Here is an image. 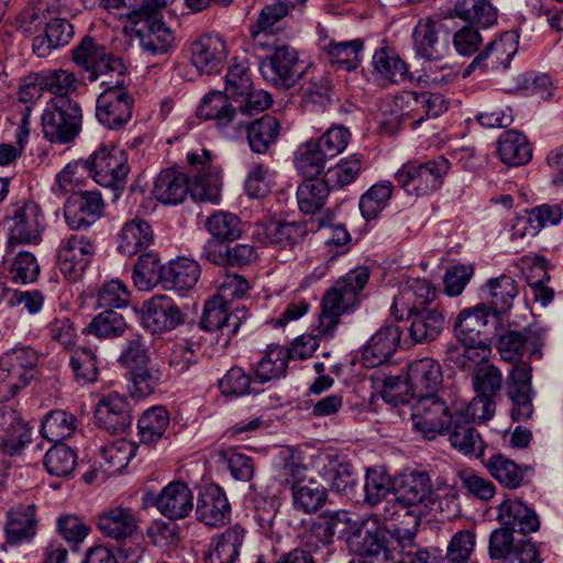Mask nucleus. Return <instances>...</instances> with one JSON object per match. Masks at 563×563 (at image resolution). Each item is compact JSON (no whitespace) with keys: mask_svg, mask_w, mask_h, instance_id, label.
<instances>
[{"mask_svg":"<svg viewBox=\"0 0 563 563\" xmlns=\"http://www.w3.org/2000/svg\"><path fill=\"white\" fill-rule=\"evenodd\" d=\"M369 279V271L358 267L340 278L323 296L316 331L324 339L333 338L341 316L355 303L358 292Z\"/></svg>","mask_w":563,"mask_h":563,"instance_id":"1","label":"nucleus"},{"mask_svg":"<svg viewBox=\"0 0 563 563\" xmlns=\"http://www.w3.org/2000/svg\"><path fill=\"white\" fill-rule=\"evenodd\" d=\"M443 375L439 362L431 357L416 360L408 366L407 380L399 377H389L384 383L383 398L395 406L408 401L407 389L411 397H426L438 395L442 385Z\"/></svg>","mask_w":563,"mask_h":563,"instance_id":"2","label":"nucleus"},{"mask_svg":"<svg viewBox=\"0 0 563 563\" xmlns=\"http://www.w3.org/2000/svg\"><path fill=\"white\" fill-rule=\"evenodd\" d=\"M71 53L74 63L85 71L89 81L125 76L126 68L122 59L91 36H84Z\"/></svg>","mask_w":563,"mask_h":563,"instance_id":"3","label":"nucleus"},{"mask_svg":"<svg viewBox=\"0 0 563 563\" xmlns=\"http://www.w3.org/2000/svg\"><path fill=\"white\" fill-rule=\"evenodd\" d=\"M81 108L73 99L52 98L42 114L44 136L55 143L75 140L81 130Z\"/></svg>","mask_w":563,"mask_h":563,"instance_id":"4","label":"nucleus"},{"mask_svg":"<svg viewBox=\"0 0 563 563\" xmlns=\"http://www.w3.org/2000/svg\"><path fill=\"white\" fill-rule=\"evenodd\" d=\"M37 360L30 346H16L0 357V401L11 399L29 384Z\"/></svg>","mask_w":563,"mask_h":563,"instance_id":"5","label":"nucleus"},{"mask_svg":"<svg viewBox=\"0 0 563 563\" xmlns=\"http://www.w3.org/2000/svg\"><path fill=\"white\" fill-rule=\"evenodd\" d=\"M123 84L124 77L101 80L107 88L97 99L96 117L111 130L123 128L132 118L134 99Z\"/></svg>","mask_w":563,"mask_h":563,"instance_id":"6","label":"nucleus"},{"mask_svg":"<svg viewBox=\"0 0 563 563\" xmlns=\"http://www.w3.org/2000/svg\"><path fill=\"white\" fill-rule=\"evenodd\" d=\"M449 169V161L439 156L421 164H405L396 173V180L407 194L417 197L426 196L440 188L442 178Z\"/></svg>","mask_w":563,"mask_h":563,"instance_id":"7","label":"nucleus"},{"mask_svg":"<svg viewBox=\"0 0 563 563\" xmlns=\"http://www.w3.org/2000/svg\"><path fill=\"white\" fill-rule=\"evenodd\" d=\"M454 419L455 413L439 395L419 397L412 406L413 430L428 440L442 434Z\"/></svg>","mask_w":563,"mask_h":563,"instance_id":"8","label":"nucleus"},{"mask_svg":"<svg viewBox=\"0 0 563 563\" xmlns=\"http://www.w3.org/2000/svg\"><path fill=\"white\" fill-rule=\"evenodd\" d=\"M88 173L93 180L103 187L122 188L130 173L126 153L115 146L101 147L89 159Z\"/></svg>","mask_w":563,"mask_h":563,"instance_id":"9","label":"nucleus"},{"mask_svg":"<svg viewBox=\"0 0 563 563\" xmlns=\"http://www.w3.org/2000/svg\"><path fill=\"white\" fill-rule=\"evenodd\" d=\"M95 253L93 240L82 234H73L58 249V268L68 280L77 282L82 277Z\"/></svg>","mask_w":563,"mask_h":563,"instance_id":"10","label":"nucleus"},{"mask_svg":"<svg viewBox=\"0 0 563 563\" xmlns=\"http://www.w3.org/2000/svg\"><path fill=\"white\" fill-rule=\"evenodd\" d=\"M258 67L266 80L285 88L292 87L303 73L298 53L288 45L276 47L272 55L260 62Z\"/></svg>","mask_w":563,"mask_h":563,"instance_id":"11","label":"nucleus"},{"mask_svg":"<svg viewBox=\"0 0 563 563\" xmlns=\"http://www.w3.org/2000/svg\"><path fill=\"white\" fill-rule=\"evenodd\" d=\"M103 209L104 201L99 191L74 192L64 207L65 221L73 230L87 229L102 216Z\"/></svg>","mask_w":563,"mask_h":563,"instance_id":"12","label":"nucleus"},{"mask_svg":"<svg viewBox=\"0 0 563 563\" xmlns=\"http://www.w3.org/2000/svg\"><path fill=\"white\" fill-rule=\"evenodd\" d=\"M507 396L512 402L511 417L516 421L527 420L533 413V389L531 366L525 362L515 364L507 377Z\"/></svg>","mask_w":563,"mask_h":563,"instance_id":"13","label":"nucleus"},{"mask_svg":"<svg viewBox=\"0 0 563 563\" xmlns=\"http://www.w3.org/2000/svg\"><path fill=\"white\" fill-rule=\"evenodd\" d=\"M386 529L382 528L377 517H367L353 523L346 534L349 549L356 555L374 559L383 555Z\"/></svg>","mask_w":563,"mask_h":563,"instance_id":"14","label":"nucleus"},{"mask_svg":"<svg viewBox=\"0 0 563 563\" xmlns=\"http://www.w3.org/2000/svg\"><path fill=\"white\" fill-rule=\"evenodd\" d=\"M44 217L41 208L32 201L16 206L12 216L7 220L9 230V244L36 243L44 229Z\"/></svg>","mask_w":563,"mask_h":563,"instance_id":"15","label":"nucleus"},{"mask_svg":"<svg viewBox=\"0 0 563 563\" xmlns=\"http://www.w3.org/2000/svg\"><path fill=\"white\" fill-rule=\"evenodd\" d=\"M229 310V303L214 296L206 302L200 322L202 329L219 332L223 345L230 342L231 338L238 332L242 319L246 316V311L243 309H236L235 312Z\"/></svg>","mask_w":563,"mask_h":563,"instance_id":"16","label":"nucleus"},{"mask_svg":"<svg viewBox=\"0 0 563 563\" xmlns=\"http://www.w3.org/2000/svg\"><path fill=\"white\" fill-rule=\"evenodd\" d=\"M97 424L109 433L124 432L132 423L129 400L117 393L102 396L95 409Z\"/></svg>","mask_w":563,"mask_h":563,"instance_id":"17","label":"nucleus"},{"mask_svg":"<svg viewBox=\"0 0 563 563\" xmlns=\"http://www.w3.org/2000/svg\"><path fill=\"white\" fill-rule=\"evenodd\" d=\"M142 322L152 333H163L180 323V312L170 298L153 296L143 303Z\"/></svg>","mask_w":563,"mask_h":563,"instance_id":"18","label":"nucleus"},{"mask_svg":"<svg viewBox=\"0 0 563 563\" xmlns=\"http://www.w3.org/2000/svg\"><path fill=\"white\" fill-rule=\"evenodd\" d=\"M231 506L225 493L217 485L206 487L198 497L196 515L209 527L225 525L230 519Z\"/></svg>","mask_w":563,"mask_h":563,"instance_id":"19","label":"nucleus"},{"mask_svg":"<svg viewBox=\"0 0 563 563\" xmlns=\"http://www.w3.org/2000/svg\"><path fill=\"white\" fill-rule=\"evenodd\" d=\"M482 292L487 301L485 305L494 318H498L510 311L514 300L519 294L517 282L509 275L501 274L486 280Z\"/></svg>","mask_w":563,"mask_h":563,"instance_id":"20","label":"nucleus"},{"mask_svg":"<svg viewBox=\"0 0 563 563\" xmlns=\"http://www.w3.org/2000/svg\"><path fill=\"white\" fill-rule=\"evenodd\" d=\"M497 350L500 357L507 362L520 363V358L526 347L531 349V353H538L543 344V335L532 329L522 331L508 330L503 334H497Z\"/></svg>","mask_w":563,"mask_h":563,"instance_id":"21","label":"nucleus"},{"mask_svg":"<svg viewBox=\"0 0 563 563\" xmlns=\"http://www.w3.org/2000/svg\"><path fill=\"white\" fill-rule=\"evenodd\" d=\"M227 55L225 43L217 35H202L191 44V62L200 73H218Z\"/></svg>","mask_w":563,"mask_h":563,"instance_id":"22","label":"nucleus"},{"mask_svg":"<svg viewBox=\"0 0 563 563\" xmlns=\"http://www.w3.org/2000/svg\"><path fill=\"white\" fill-rule=\"evenodd\" d=\"M155 505L164 517L184 519L194 508V495L185 483L172 482L161 490Z\"/></svg>","mask_w":563,"mask_h":563,"instance_id":"23","label":"nucleus"},{"mask_svg":"<svg viewBox=\"0 0 563 563\" xmlns=\"http://www.w3.org/2000/svg\"><path fill=\"white\" fill-rule=\"evenodd\" d=\"M488 311L485 305H479L460 312L454 330L462 345L482 347L483 351H488V344L482 338L483 330L487 325Z\"/></svg>","mask_w":563,"mask_h":563,"instance_id":"24","label":"nucleus"},{"mask_svg":"<svg viewBox=\"0 0 563 563\" xmlns=\"http://www.w3.org/2000/svg\"><path fill=\"white\" fill-rule=\"evenodd\" d=\"M408 328L410 338L416 343H424L435 340L442 332L445 323L443 311L438 307L418 308L409 310Z\"/></svg>","mask_w":563,"mask_h":563,"instance_id":"25","label":"nucleus"},{"mask_svg":"<svg viewBox=\"0 0 563 563\" xmlns=\"http://www.w3.org/2000/svg\"><path fill=\"white\" fill-rule=\"evenodd\" d=\"M401 331L395 324L382 327L363 349L362 358L366 367L386 363L395 353Z\"/></svg>","mask_w":563,"mask_h":563,"instance_id":"26","label":"nucleus"},{"mask_svg":"<svg viewBox=\"0 0 563 563\" xmlns=\"http://www.w3.org/2000/svg\"><path fill=\"white\" fill-rule=\"evenodd\" d=\"M358 520H353L350 512L345 510L324 511L312 526V533L308 537L306 545L311 548L314 540L320 541L323 545H329L335 533L349 534L352 531L353 523Z\"/></svg>","mask_w":563,"mask_h":563,"instance_id":"27","label":"nucleus"},{"mask_svg":"<svg viewBox=\"0 0 563 563\" xmlns=\"http://www.w3.org/2000/svg\"><path fill=\"white\" fill-rule=\"evenodd\" d=\"M97 527L103 537L123 541L137 532V520L130 509L118 506L100 514Z\"/></svg>","mask_w":563,"mask_h":563,"instance_id":"28","label":"nucleus"},{"mask_svg":"<svg viewBox=\"0 0 563 563\" xmlns=\"http://www.w3.org/2000/svg\"><path fill=\"white\" fill-rule=\"evenodd\" d=\"M189 178L173 168L162 170L154 181L153 197L164 205H179L189 194Z\"/></svg>","mask_w":563,"mask_h":563,"instance_id":"29","label":"nucleus"},{"mask_svg":"<svg viewBox=\"0 0 563 563\" xmlns=\"http://www.w3.org/2000/svg\"><path fill=\"white\" fill-rule=\"evenodd\" d=\"M446 430L449 431V441L453 449L464 455H483L484 442L464 412H455V419Z\"/></svg>","mask_w":563,"mask_h":563,"instance_id":"30","label":"nucleus"},{"mask_svg":"<svg viewBox=\"0 0 563 563\" xmlns=\"http://www.w3.org/2000/svg\"><path fill=\"white\" fill-rule=\"evenodd\" d=\"M432 493L430 476L426 472L413 471L402 474L395 487L396 503L404 507L416 506Z\"/></svg>","mask_w":563,"mask_h":563,"instance_id":"31","label":"nucleus"},{"mask_svg":"<svg viewBox=\"0 0 563 563\" xmlns=\"http://www.w3.org/2000/svg\"><path fill=\"white\" fill-rule=\"evenodd\" d=\"M498 518L501 526L521 534H528L539 529L537 514L521 501H505L500 505Z\"/></svg>","mask_w":563,"mask_h":563,"instance_id":"32","label":"nucleus"},{"mask_svg":"<svg viewBox=\"0 0 563 563\" xmlns=\"http://www.w3.org/2000/svg\"><path fill=\"white\" fill-rule=\"evenodd\" d=\"M242 128L246 131V139L250 148L257 154H264L279 135V121L272 115L265 114L251 122H245Z\"/></svg>","mask_w":563,"mask_h":563,"instance_id":"33","label":"nucleus"},{"mask_svg":"<svg viewBox=\"0 0 563 563\" xmlns=\"http://www.w3.org/2000/svg\"><path fill=\"white\" fill-rule=\"evenodd\" d=\"M412 36L417 54L426 59L439 60L446 52V44L438 37L437 22L431 18L420 20Z\"/></svg>","mask_w":563,"mask_h":563,"instance_id":"34","label":"nucleus"},{"mask_svg":"<svg viewBox=\"0 0 563 563\" xmlns=\"http://www.w3.org/2000/svg\"><path fill=\"white\" fill-rule=\"evenodd\" d=\"M143 20L145 21L144 30L136 32L141 47L152 55L167 53L174 41L172 30L155 15H147Z\"/></svg>","mask_w":563,"mask_h":563,"instance_id":"35","label":"nucleus"},{"mask_svg":"<svg viewBox=\"0 0 563 563\" xmlns=\"http://www.w3.org/2000/svg\"><path fill=\"white\" fill-rule=\"evenodd\" d=\"M74 36L73 25L65 19L55 18L46 23L45 34L35 36L33 52L38 57H45L52 49L67 45Z\"/></svg>","mask_w":563,"mask_h":563,"instance_id":"36","label":"nucleus"},{"mask_svg":"<svg viewBox=\"0 0 563 563\" xmlns=\"http://www.w3.org/2000/svg\"><path fill=\"white\" fill-rule=\"evenodd\" d=\"M245 540V530L235 525L213 540V548L206 556V563H234Z\"/></svg>","mask_w":563,"mask_h":563,"instance_id":"37","label":"nucleus"},{"mask_svg":"<svg viewBox=\"0 0 563 563\" xmlns=\"http://www.w3.org/2000/svg\"><path fill=\"white\" fill-rule=\"evenodd\" d=\"M490 475L507 488L516 489L527 483L533 474L531 466L521 467L501 454L493 455L487 462Z\"/></svg>","mask_w":563,"mask_h":563,"instance_id":"38","label":"nucleus"},{"mask_svg":"<svg viewBox=\"0 0 563 563\" xmlns=\"http://www.w3.org/2000/svg\"><path fill=\"white\" fill-rule=\"evenodd\" d=\"M415 539L416 533L408 529H386L383 560L390 563H409L417 545Z\"/></svg>","mask_w":563,"mask_h":563,"instance_id":"39","label":"nucleus"},{"mask_svg":"<svg viewBox=\"0 0 563 563\" xmlns=\"http://www.w3.org/2000/svg\"><path fill=\"white\" fill-rule=\"evenodd\" d=\"M35 506L19 505L8 512L5 534L9 543L31 539L35 533Z\"/></svg>","mask_w":563,"mask_h":563,"instance_id":"40","label":"nucleus"},{"mask_svg":"<svg viewBox=\"0 0 563 563\" xmlns=\"http://www.w3.org/2000/svg\"><path fill=\"white\" fill-rule=\"evenodd\" d=\"M153 239L151 225L142 219H133L123 225L118 250L123 255L133 256L151 245Z\"/></svg>","mask_w":563,"mask_h":563,"instance_id":"41","label":"nucleus"},{"mask_svg":"<svg viewBox=\"0 0 563 563\" xmlns=\"http://www.w3.org/2000/svg\"><path fill=\"white\" fill-rule=\"evenodd\" d=\"M230 97L221 91H210L197 108V115L203 120H214L224 128L236 120L235 109L229 103Z\"/></svg>","mask_w":563,"mask_h":563,"instance_id":"42","label":"nucleus"},{"mask_svg":"<svg viewBox=\"0 0 563 563\" xmlns=\"http://www.w3.org/2000/svg\"><path fill=\"white\" fill-rule=\"evenodd\" d=\"M497 153L508 166H520L528 163L532 152L523 134L515 130L504 132L497 142Z\"/></svg>","mask_w":563,"mask_h":563,"instance_id":"43","label":"nucleus"},{"mask_svg":"<svg viewBox=\"0 0 563 563\" xmlns=\"http://www.w3.org/2000/svg\"><path fill=\"white\" fill-rule=\"evenodd\" d=\"M200 265L190 258L180 257L165 267L164 288L185 290L192 288L200 277Z\"/></svg>","mask_w":563,"mask_h":563,"instance_id":"44","label":"nucleus"},{"mask_svg":"<svg viewBox=\"0 0 563 563\" xmlns=\"http://www.w3.org/2000/svg\"><path fill=\"white\" fill-rule=\"evenodd\" d=\"M522 262L531 267L534 275L528 276V284L532 290L533 299L542 307L548 306L554 298L553 288L548 286L550 275L548 273V262L541 255L526 256Z\"/></svg>","mask_w":563,"mask_h":563,"instance_id":"45","label":"nucleus"},{"mask_svg":"<svg viewBox=\"0 0 563 563\" xmlns=\"http://www.w3.org/2000/svg\"><path fill=\"white\" fill-rule=\"evenodd\" d=\"M159 257L154 253L142 254L133 269V282L140 290H151L157 284L164 286L165 267Z\"/></svg>","mask_w":563,"mask_h":563,"instance_id":"46","label":"nucleus"},{"mask_svg":"<svg viewBox=\"0 0 563 563\" xmlns=\"http://www.w3.org/2000/svg\"><path fill=\"white\" fill-rule=\"evenodd\" d=\"M330 188L324 178H307L297 189L299 210L306 214L319 211L325 203Z\"/></svg>","mask_w":563,"mask_h":563,"instance_id":"47","label":"nucleus"},{"mask_svg":"<svg viewBox=\"0 0 563 563\" xmlns=\"http://www.w3.org/2000/svg\"><path fill=\"white\" fill-rule=\"evenodd\" d=\"M325 487L316 479L292 484V501L296 509L306 514L316 512L327 500Z\"/></svg>","mask_w":563,"mask_h":563,"instance_id":"48","label":"nucleus"},{"mask_svg":"<svg viewBox=\"0 0 563 563\" xmlns=\"http://www.w3.org/2000/svg\"><path fill=\"white\" fill-rule=\"evenodd\" d=\"M328 157L313 140L302 143L295 152V167L306 178H317L324 167Z\"/></svg>","mask_w":563,"mask_h":563,"instance_id":"49","label":"nucleus"},{"mask_svg":"<svg viewBox=\"0 0 563 563\" xmlns=\"http://www.w3.org/2000/svg\"><path fill=\"white\" fill-rule=\"evenodd\" d=\"M103 462L100 465L109 475L120 474L136 454V445L125 439H119L100 449Z\"/></svg>","mask_w":563,"mask_h":563,"instance_id":"50","label":"nucleus"},{"mask_svg":"<svg viewBox=\"0 0 563 563\" xmlns=\"http://www.w3.org/2000/svg\"><path fill=\"white\" fill-rule=\"evenodd\" d=\"M454 12L456 16L482 27L497 22V11L488 0H457Z\"/></svg>","mask_w":563,"mask_h":563,"instance_id":"51","label":"nucleus"},{"mask_svg":"<svg viewBox=\"0 0 563 563\" xmlns=\"http://www.w3.org/2000/svg\"><path fill=\"white\" fill-rule=\"evenodd\" d=\"M365 501L374 507L395 490L393 479L384 466L369 467L365 475Z\"/></svg>","mask_w":563,"mask_h":563,"instance_id":"52","label":"nucleus"},{"mask_svg":"<svg viewBox=\"0 0 563 563\" xmlns=\"http://www.w3.org/2000/svg\"><path fill=\"white\" fill-rule=\"evenodd\" d=\"M76 429V417L64 410L49 411L41 427V434L51 442H59L70 437Z\"/></svg>","mask_w":563,"mask_h":563,"instance_id":"53","label":"nucleus"},{"mask_svg":"<svg viewBox=\"0 0 563 563\" xmlns=\"http://www.w3.org/2000/svg\"><path fill=\"white\" fill-rule=\"evenodd\" d=\"M363 49L361 40L335 42L331 41L325 47L329 62L345 70H354L361 63L360 53Z\"/></svg>","mask_w":563,"mask_h":563,"instance_id":"54","label":"nucleus"},{"mask_svg":"<svg viewBox=\"0 0 563 563\" xmlns=\"http://www.w3.org/2000/svg\"><path fill=\"white\" fill-rule=\"evenodd\" d=\"M374 69L390 82L410 79L406 63L393 51L380 48L373 56Z\"/></svg>","mask_w":563,"mask_h":563,"instance_id":"55","label":"nucleus"},{"mask_svg":"<svg viewBox=\"0 0 563 563\" xmlns=\"http://www.w3.org/2000/svg\"><path fill=\"white\" fill-rule=\"evenodd\" d=\"M289 360V353L286 347L279 345L269 347L256 366V378L260 383H266L284 376Z\"/></svg>","mask_w":563,"mask_h":563,"instance_id":"56","label":"nucleus"},{"mask_svg":"<svg viewBox=\"0 0 563 563\" xmlns=\"http://www.w3.org/2000/svg\"><path fill=\"white\" fill-rule=\"evenodd\" d=\"M169 424V416L165 408L153 407L139 419L137 428L143 443H154L163 437Z\"/></svg>","mask_w":563,"mask_h":563,"instance_id":"57","label":"nucleus"},{"mask_svg":"<svg viewBox=\"0 0 563 563\" xmlns=\"http://www.w3.org/2000/svg\"><path fill=\"white\" fill-rule=\"evenodd\" d=\"M501 371L490 363H481L472 374V385L475 394L496 398L503 387Z\"/></svg>","mask_w":563,"mask_h":563,"instance_id":"58","label":"nucleus"},{"mask_svg":"<svg viewBox=\"0 0 563 563\" xmlns=\"http://www.w3.org/2000/svg\"><path fill=\"white\" fill-rule=\"evenodd\" d=\"M76 464V452L63 443L53 445L44 457L46 471L57 477L69 476L74 472Z\"/></svg>","mask_w":563,"mask_h":563,"instance_id":"59","label":"nucleus"},{"mask_svg":"<svg viewBox=\"0 0 563 563\" xmlns=\"http://www.w3.org/2000/svg\"><path fill=\"white\" fill-rule=\"evenodd\" d=\"M518 47V35L516 32L509 31L501 34L498 40L492 41L482 52L485 59L492 56L490 68L503 66L508 67L512 56Z\"/></svg>","mask_w":563,"mask_h":563,"instance_id":"60","label":"nucleus"},{"mask_svg":"<svg viewBox=\"0 0 563 563\" xmlns=\"http://www.w3.org/2000/svg\"><path fill=\"white\" fill-rule=\"evenodd\" d=\"M222 183L213 172L197 173L189 181V194L195 201L216 203L220 199Z\"/></svg>","mask_w":563,"mask_h":563,"instance_id":"61","label":"nucleus"},{"mask_svg":"<svg viewBox=\"0 0 563 563\" xmlns=\"http://www.w3.org/2000/svg\"><path fill=\"white\" fill-rule=\"evenodd\" d=\"M233 101L238 104L233 107L236 113L234 123L238 128L246 122L242 117H252L265 111L272 104V97L264 90L250 89L243 97H236Z\"/></svg>","mask_w":563,"mask_h":563,"instance_id":"62","label":"nucleus"},{"mask_svg":"<svg viewBox=\"0 0 563 563\" xmlns=\"http://www.w3.org/2000/svg\"><path fill=\"white\" fill-rule=\"evenodd\" d=\"M128 328V324L121 313L108 309L96 316L87 328L88 333L97 338L110 339L121 336Z\"/></svg>","mask_w":563,"mask_h":563,"instance_id":"63","label":"nucleus"},{"mask_svg":"<svg viewBox=\"0 0 563 563\" xmlns=\"http://www.w3.org/2000/svg\"><path fill=\"white\" fill-rule=\"evenodd\" d=\"M393 194L390 181H382L372 186L360 199V210L365 220L376 218L386 207Z\"/></svg>","mask_w":563,"mask_h":563,"instance_id":"64","label":"nucleus"}]
</instances>
